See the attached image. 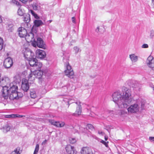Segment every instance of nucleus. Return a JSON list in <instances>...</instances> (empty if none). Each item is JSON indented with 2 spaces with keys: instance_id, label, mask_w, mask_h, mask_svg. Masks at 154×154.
<instances>
[{
  "instance_id": "obj_28",
  "label": "nucleus",
  "mask_w": 154,
  "mask_h": 154,
  "mask_svg": "<svg viewBox=\"0 0 154 154\" xmlns=\"http://www.w3.org/2000/svg\"><path fill=\"white\" fill-rule=\"evenodd\" d=\"M39 149V145L38 144H37L35 146L33 154H37L38 151Z\"/></svg>"
},
{
  "instance_id": "obj_38",
  "label": "nucleus",
  "mask_w": 154,
  "mask_h": 154,
  "mask_svg": "<svg viewBox=\"0 0 154 154\" xmlns=\"http://www.w3.org/2000/svg\"><path fill=\"white\" fill-rule=\"evenodd\" d=\"M33 9L35 10H37L38 9V7L36 5H32Z\"/></svg>"
},
{
  "instance_id": "obj_17",
  "label": "nucleus",
  "mask_w": 154,
  "mask_h": 154,
  "mask_svg": "<svg viewBox=\"0 0 154 154\" xmlns=\"http://www.w3.org/2000/svg\"><path fill=\"white\" fill-rule=\"evenodd\" d=\"M36 44L37 46L41 48H42L44 49L45 48V45L42 39L40 38H38L37 39Z\"/></svg>"
},
{
  "instance_id": "obj_10",
  "label": "nucleus",
  "mask_w": 154,
  "mask_h": 154,
  "mask_svg": "<svg viewBox=\"0 0 154 154\" xmlns=\"http://www.w3.org/2000/svg\"><path fill=\"white\" fill-rule=\"evenodd\" d=\"M48 121L52 125L58 128L63 127L65 125L64 122L55 121L53 119H49Z\"/></svg>"
},
{
  "instance_id": "obj_3",
  "label": "nucleus",
  "mask_w": 154,
  "mask_h": 154,
  "mask_svg": "<svg viewBox=\"0 0 154 154\" xmlns=\"http://www.w3.org/2000/svg\"><path fill=\"white\" fill-rule=\"evenodd\" d=\"M122 98L124 103H125V107L129 103L132 101L133 98L131 95V89L126 87H124L122 90Z\"/></svg>"
},
{
  "instance_id": "obj_39",
  "label": "nucleus",
  "mask_w": 154,
  "mask_h": 154,
  "mask_svg": "<svg viewBox=\"0 0 154 154\" xmlns=\"http://www.w3.org/2000/svg\"><path fill=\"white\" fill-rule=\"evenodd\" d=\"M14 118L17 117L21 118L23 116L20 115L18 114H14Z\"/></svg>"
},
{
  "instance_id": "obj_34",
  "label": "nucleus",
  "mask_w": 154,
  "mask_h": 154,
  "mask_svg": "<svg viewBox=\"0 0 154 154\" xmlns=\"http://www.w3.org/2000/svg\"><path fill=\"white\" fill-rule=\"evenodd\" d=\"M14 114H11V115H6L5 116V117L6 118H14Z\"/></svg>"
},
{
  "instance_id": "obj_45",
  "label": "nucleus",
  "mask_w": 154,
  "mask_h": 154,
  "mask_svg": "<svg viewBox=\"0 0 154 154\" xmlns=\"http://www.w3.org/2000/svg\"><path fill=\"white\" fill-rule=\"evenodd\" d=\"M96 31L97 32H98L99 31V28L98 27H97V29H96Z\"/></svg>"
},
{
  "instance_id": "obj_2",
  "label": "nucleus",
  "mask_w": 154,
  "mask_h": 154,
  "mask_svg": "<svg viewBox=\"0 0 154 154\" xmlns=\"http://www.w3.org/2000/svg\"><path fill=\"white\" fill-rule=\"evenodd\" d=\"M72 100H69L68 101V107H70L72 108H76L75 112L73 114V115L75 116H79L80 115L82 112V107L81 103L80 102H76L72 101Z\"/></svg>"
},
{
  "instance_id": "obj_27",
  "label": "nucleus",
  "mask_w": 154,
  "mask_h": 154,
  "mask_svg": "<svg viewBox=\"0 0 154 154\" xmlns=\"http://www.w3.org/2000/svg\"><path fill=\"white\" fill-rule=\"evenodd\" d=\"M4 41L3 39L0 37V50H2L3 48Z\"/></svg>"
},
{
  "instance_id": "obj_49",
  "label": "nucleus",
  "mask_w": 154,
  "mask_h": 154,
  "mask_svg": "<svg viewBox=\"0 0 154 154\" xmlns=\"http://www.w3.org/2000/svg\"><path fill=\"white\" fill-rule=\"evenodd\" d=\"M46 141H47L46 140H45V141L42 143H43L44 142H45V143L46 142Z\"/></svg>"
},
{
  "instance_id": "obj_26",
  "label": "nucleus",
  "mask_w": 154,
  "mask_h": 154,
  "mask_svg": "<svg viewBox=\"0 0 154 154\" xmlns=\"http://www.w3.org/2000/svg\"><path fill=\"white\" fill-rule=\"evenodd\" d=\"M3 131L4 132H6L10 131V127L8 125H6L3 127Z\"/></svg>"
},
{
  "instance_id": "obj_23",
  "label": "nucleus",
  "mask_w": 154,
  "mask_h": 154,
  "mask_svg": "<svg viewBox=\"0 0 154 154\" xmlns=\"http://www.w3.org/2000/svg\"><path fill=\"white\" fill-rule=\"evenodd\" d=\"M34 23L35 25L37 27L39 26L42 23V22L41 20H35L34 21Z\"/></svg>"
},
{
  "instance_id": "obj_1",
  "label": "nucleus",
  "mask_w": 154,
  "mask_h": 154,
  "mask_svg": "<svg viewBox=\"0 0 154 154\" xmlns=\"http://www.w3.org/2000/svg\"><path fill=\"white\" fill-rule=\"evenodd\" d=\"M17 90L18 87L16 85H13L10 88L5 86L2 90V96L5 99H8L9 96L11 100L17 99L22 96L20 93H18Z\"/></svg>"
},
{
  "instance_id": "obj_25",
  "label": "nucleus",
  "mask_w": 154,
  "mask_h": 154,
  "mask_svg": "<svg viewBox=\"0 0 154 154\" xmlns=\"http://www.w3.org/2000/svg\"><path fill=\"white\" fill-rule=\"evenodd\" d=\"M25 11L24 10H23L21 8H20L18 10L17 13L19 15L23 16Z\"/></svg>"
},
{
  "instance_id": "obj_29",
  "label": "nucleus",
  "mask_w": 154,
  "mask_h": 154,
  "mask_svg": "<svg viewBox=\"0 0 154 154\" xmlns=\"http://www.w3.org/2000/svg\"><path fill=\"white\" fill-rule=\"evenodd\" d=\"M5 80L3 79H1V75L0 74V84L3 87H4L3 86L5 85Z\"/></svg>"
},
{
  "instance_id": "obj_30",
  "label": "nucleus",
  "mask_w": 154,
  "mask_h": 154,
  "mask_svg": "<svg viewBox=\"0 0 154 154\" xmlns=\"http://www.w3.org/2000/svg\"><path fill=\"white\" fill-rule=\"evenodd\" d=\"M76 141V140L75 138H71L69 139V142L71 144L75 143Z\"/></svg>"
},
{
  "instance_id": "obj_6",
  "label": "nucleus",
  "mask_w": 154,
  "mask_h": 154,
  "mask_svg": "<svg viewBox=\"0 0 154 154\" xmlns=\"http://www.w3.org/2000/svg\"><path fill=\"white\" fill-rule=\"evenodd\" d=\"M28 60L30 65L31 66L35 67V69L41 68L42 66V63L38 62L37 59L35 58H34L33 57Z\"/></svg>"
},
{
  "instance_id": "obj_11",
  "label": "nucleus",
  "mask_w": 154,
  "mask_h": 154,
  "mask_svg": "<svg viewBox=\"0 0 154 154\" xmlns=\"http://www.w3.org/2000/svg\"><path fill=\"white\" fill-rule=\"evenodd\" d=\"M66 152L68 154H77V151L74 146L70 145H67L65 147Z\"/></svg>"
},
{
  "instance_id": "obj_32",
  "label": "nucleus",
  "mask_w": 154,
  "mask_h": 154,
  "mask_svg": "<svg viewBox=\"0 0 154 154\" xmlns=\"http://www.w3.org/2000/svg\"><path fill=\"white\" fill-rule=\"evenodd\" d=\"M100 142L101 143H102V144H104L106 146V147H108V143H109L108 141L106 142L103 140H102L100 141Z\"/></svg>"
},
{
  "instance_id": "obj_33",
  "label": "nucleus",
  "mask_w": 154,
  "mask_h": 154,
  "mask_svg": "<svg viewBox=\"0 0 154 154\" xmlns=\"http://www.w3.org/2000/svg\"><path fill=\"white\" fill-rule=\"evenodd\" d=\"M139 87V85L137 83H135L132 85V87L134 89H136Z\"/></svg>"
},
{
  "instance_id": "obj_5",
  "label": "nucleus",
  "mask_w": 154,
  "mask_h": 154,
  "mask_svg": "<svg viewBox=\"0 0 154 154\" xmlns=\"http://www.w3.org/2000/svg\"><path fill=\"white\" fill-rule=\"evenodd\" d=\"M41 68L36 69L33 72H31L28 76V80L30 81H33L35 78L41 79L43 75V72L41 70Z\"/></svg>"
},
{
  "instance_id": "obj_12",
  "label": "nucleus",
  "mask_w": 154,
  "mask_h": 154,
  "mask_svg": "<svg viewBox=\"0 0 154 154\" xmlns=\"http://www.w3.org/2000/svg\"><path fill=\"white\" fill-rule=\"evenodd\" d=\"M13 63L12 59L10 57H8L5 60L4 66L5 68H9L12 66Z\"/></svg>"
},
{
  "instance_id": "obj_24",
  "label": "nucleus",
  "mask_w": 154,
  "mask_h": 154,
  "mask_svg": "<svg viewBox=\"0 0 154 154\" xmlns=\"http://www.w3.org/2000/svg\"><path fill=\"white\" fill-rule=\"evenodd\" d=\"M24 38H25L26 41L28 42L31 41L32 39V36H30L29 35H27V34Z\"/></svg>"
},
{
  "instance_id": "obj_47",
  "label": "nucleus",
  "mask_w": 154,
  "mask_h": 154,
  "mask_svg": "<svg viewBox=\"0 0 154 154\" xmlns=\"http://www.w3.org/2000/svg\"><path fill=\"white\" fill-rule=\"evenodd\" d=\"M52 20H50L48 21V22H49V23H51L52 21Z\"/></svg>"
},
{
  "instance_id": "obj_7",
  "label": "nucleus",
  "mask_w": 154,
  "mask_h": 154,
  "mask_svg": "<svg viewBox=\"0 0 154 154\" xmlns=\"http://www.w3.org/2000/svg\"><path fill=\"white\" fill-rule=\"evenodd\" d=\"M65 75L70 78H73L74 72L69 63L66 65V69L64 71Z\"/></svg>"
},
{
  "instance_id": "obj_15",
  "label": "nucleus",
  "mask_w": 154,
  "mask_h": 154,
  "mask_svg": "<svg viewBox=\"0 0 154 154\" xmlns=\"http://www.w3.org/2000/svg\"><path fill=\"white\" fill-rule=\"evenodd\" d=\"M81 154H93L91 149L88 146L83 147L81 150Z\"/></svg>"
},
{
  "instance_id": "obj_50",
  "label": "nucleus",
  "mask_w": 154,
  "mask_h": 154,
  "mask_svg": "<svg viewBox=\"0 0 154 154\" xmlns=\"http://www.w3.org/2000/svg\"><path fill=\"white\" fill-rule=\"evenodd\" d=\"M153 90L154 91V87L153 88Z\"/></svg>"
},
{
  "instance_id": "obj_16",
  "label": "nucleus",
  "mask_w": 154,
  "mask_h": 154,
  "mask_svg": "<svg viewBox=\"0 0 154 154\" xmlns=\"http://www.w3.org/2000/svg\"><path fill=\"white\" fill-rule=\"evenodd\" d=\"M18 31L19 36L21 38H24L27 34V30L24 28L22 27L19 28Z\"/></svg>"
},
{
  "instance_id": "obj_51",
  "label": "nucleus",
  "mask_w": 154,
  "mask_h": 154,
  "mask_svg": "<svg viewBox=\"0 0 154 154\" xmlns=\"http://www.w3.org/2000/svg\"><path fill=\"white\" fill-rule=\"evenodd\" d=\"M30 0V1H32V0Z\"/></svg>"
},
{
  "instance_id": "obj_20",
  "label": "nucleus",
  "mask_w": 154,
  "mask_h": 154,
  "mask_svg": "<svg viewBox=\"0 0 154 154\" xmlns=\"http://www.w3.org/2000/svg\"><path fill=\"white\" fill-rule=\"evenodd\" d=\"M130 58L132 61L135 62L137 60L138 57L134 54H132L130 55Z\"/></svg>"
},
{
  "instance_id": "obj_35",
  "label": "nucleus",
  "mask_w": 154,
  "mask_h": 154,
  "mask_svg": "<svg viewBox=\"0 0 154 154\" xmlns=\"http://www.w3.org/2000/svg\"><path fill=\"white\" fill-rule=\"evenodd\" d=\"M87 128L88 129L91 130L94 128L93 125L91 124H88L87 125Z\"/></svg>"
},
{
  "instance_id": "obj_48",
  "label": "nucleus",
  "mask_w": 154,
  "mask_h": 154,
  "mask_svg": "<svg viewBox=\"0 0 154 154\" xmlns=\"http://www.w3.org/2000/svg\"><path fill=\"white\" fill-rule=\"evenodd\" d=\"M2 19H1V17H0V23H1V22H2Z\"/></svg>"
},
{
  "instance_id": "obj_21",
  "label": "nucleus",
  "mask_w": 154,
  "mask_h": 154,
  "mask_svg": "<svg viewBox=\"0 0 154 154\" xmlns=\"http://www.w3.org/2000/svg\"><path fill=\"white\" fill-rule=\"evenodd\" d=\"M30 96L31 98L34 99L37 97L36 92L33 90H32L30 91Z\"/></svg>"
},
{
  "instance_id": "obj_36",
  "label": "nucleus",
  "mask_w": 154,
  "mask_h": 154,
  "mask_svg": "<svg viewBox=\"0 0 154 154\" xmlns=\"http://www.w3.org/2000/svg\"><path fill=\"white\" fill-rule=\"evenodd\" d=\"M9 29L11 31H12V30L13 29V25L12 24H10L8 25Z\"/></svg>"
},
{
  "instance_id": "obj_44",
  "label": "nucleus",
  "mask_w": 154,
  "mask_h": 154,
  "mask_svg": "<svg viewBox=\"0 0 154 154\" xmlns=\"http://www.w3.org/2000/svg\"><path fill=\"white\" fill-rule=\"evenodd\" d=\"M152 3L153 7L154 8V0H152Z\"/></svg>"
},
{
  "instance_id": "obj_18",
  "label": "nucleus",
  "mask_w": 154,
  "mask_h": 154,
  "mask_svg": "<svg viewBox=\"0 0 154 154\" xmlns=\"http://www.w3.org/2000/svg\"><path fill=\"white\" fill-rule=\"evenodd\" d=\"M36 54L38 55L40 58H43L46 56L45 52L42 50L38 49L36 51Z\"/></svg>"
},
{
  "instance_id": "obj_31",
  "label": "nucleus",
  "mask_w": 154,
  "mask_h": 154,
  "mask_svg": "<svg viewBox=\"0 0 154 154\" xmlns=\"http://www.w3.org/2000/svg\"><path fill=\"white\" fill-rule=\"evenodd\" d=\"M29 11L30 12V13L32 14V15L35 18L38 19L39 18V17L37 15L35 14L32 10H30Z\"/></svg>"
},
{
  "instance_id": "obj_22",
  "label": "nucleus",
  "mask_w": 154,
  "mask_h": 154,
  "mask_svg": "<svg viewBox=\"0 0 154 154\" xmlns=\"http://www.w3.org/2000/svg\"><path fill=\"white\" fill-rule=\"evenodd\" d=\"M30 20V17L29 15H26L24 16L23 21L26 23H28L29 22Z\"/></svg>"
},
{
  "instance_id": "obj_13",
  "label": "nucleus",
  "mask_w": 154,
  "mask_h": 154,
  "mask_svg": "<svg viewBox=\"0 0 154 154\" xmlns=\"http://www.w3.org/2000/svg\"><path fill=\"white\" fill-rule=\"evenodd\" d=\"M23 55L25 58L28 60L33 57L34 54L30 50L25 49L23 52Z\"/></svg>"
},
{
  "instance_id": "obj_41",
  "label": "nucleus",
  "mask_w": 154,
  "mask_h": 154,
  "mask_svg": "<svg viewBox=\"0 0 154 154\" xmlns=\"http://www.w3.org/2000/svg\"><path fill=\"white\" fill-rule=\"evenodd\" d=\"M149 139L151 141H154V137H149Z\"/></svg>"
},
{
  "instance_id": "obj_8",
  "label": "nucleus",
  "mask_w": 154,
  "mask_h": 154,
  "mask_svg": "<svg viewBox=\"0 0 154 154\" xmlns=\"http://www.w3.org/2000/svg\"><path fill=\"white\" fill-rule=\"evenodd\" d=\"M139 107L137 103L131 105L127 109L128 112L131 113H135L139 111Z\"/></svg>"
},
{
  "instance_id": "obj_37",
  "label": "nucleus",
  "mask_w": 154,
  "mask_h": 154,
  "mask_svg": "<svg viewBox=\"0 0 154 154\" xmlns=\"http://www.w3.org/2000/svg\"><path fill=\"white\" fill-rule=\"evenodd\" d=\"M148 47V45L147 44H144L142 46L143 48H147Z\"/></svg>"
},
{
  "instance_id": "obj_14",
  "label": "nucleus",
  "mask_w": 154,
  "mask_h": 154,
  "mask_svg": "<svg viewBox=\"0 0 154 154\" xmlns=\"http://www.w3.org/2000/svg\"><path fill=\"white\" fill-rule=\"evenodd\" d=\"M21 88L25 91H27L29 89V86L28 80L25 79L22 80Z\"/></svg>"
},
{
  "instance_id": "obj_19",
  "label": "nucleus",
  "mask_w": 154,
  "mask_h": 154,
  "mask_svg": "<svg viewBox=\"0 0 154 154\" xmlns=\"http://www.w3.org/2000/svg\"><path fill=\"white\" fill-rule=\"evenodd\" d=\"M22 152V150H20V147H17L14 150L12 151L11 154H20Z\"/></svg>"
},
{
  "instance_id": "obj_46",
  "label": "nucleus",
  "mask_w": 154,
  "mask_h": 154,
  "mask_svg": "<svg viewBox=\"0 0 154 154\" xmlns=\"http://www.w3.org/2000/svg\"><path fill=\"white\" fill-rule=\"evenodd\" d=\"M98 133L99 134H103V132H102L101 131L100 132V131H98Z\"/></svg>"
},
{
  "instance_id": "obj_40",
  "label": "nucleus",
  "mask_w": 154,
  "mask_h": 154,
  "mask_svg": "<svg viewBox=\"0 0 154 154\" xmlns=\"http://www.w3.org/2000/svg\"><path fill=\"white\" fill-rule=\"evenodd\" d=\"M28 0H20V1L23 3L26 4L28 2Z\"/></svg>"
},
{
  "instance_id": "obj_42",
  "label": "nucleus",
  "mask_w": 154,
  "mask_h": 154,
  "mask_svg": "<svg viewBox=\"0 0 154 154\" xmlns=\"http://www.w3.org/2000/svg\"><path fill=\"white\" fill-rule=\"evenodd\" d=\"M72 20L73 23H75V18L74 17H72Z\"/></svg>"
},
{
  "instance_id": "obj_43",
  "label": "nucleus",
  "mask_w": 154,
  "mask_h": 154,
  "mask_svg": "<svg viewBox=\"0 0 154 154\" xmlns=\"http://www.w3.org/2000/svg\"><path fill=\"white\" fill-rule=\"evenodd\" d=\"M105 140L106 141H107L108 140V138L107 136H105L104 137Z\"/></svg>"
},
{
  "instance_id": "obj_9",
  "label": "nucleus",
  "mask_w": 154,
  "mask_h": 154,
  "mask_svg": "<svg viewBox=\"0 0 154 154\" xmlns=\"http://www.w3.org/2000/svg\"><path fill=\"white\" fill-rule=\"evenodd\" d=\"M146 63L149 67L152 69L154 70V58L152 56H149L146 60Z\"/></svg>"
},
{
  "instance_id": "obj_4",
  "label": "nucleus",
  "mask_w": 154,
  "mask_h": 154,
  "mask_svg": "<svg viewBox=\"0 0 154 154\" xmlns=\"http://www.w3.org/2000/svg\"><path fill=\"white\" fill-rule=\"evenodd\" d=\"M113 101L121 107H125V103L122 100V94L119 91L114 92L112 95Z\"/></svg>"
}]
</instances>
